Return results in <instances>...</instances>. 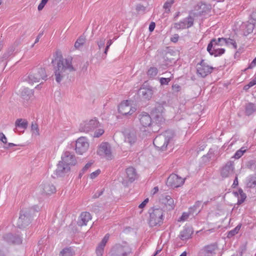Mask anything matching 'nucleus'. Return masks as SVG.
Instances as JSON below:
<instances>
[{"instance_id": "1", "label": "nucleus", "mask_w": 256, "mask_h": 256, "mask_svg": "<svg viewBox=\"0 0 256 256\" xmlns=\"http://www.w3.org/2000/svg\"><path fill=\"white\" fill-rule=\"evenodd\" d=\"M54 66L55 80L60 83L67 76L69 72L74 70L70 58H64L59 52H56L52 62Z\"/></svg>"}, {"instance_id": "2", "label": "nucleus", "mask_w": 256, "mask_h": 256, "mask_svg": "<svg viewBox=\"0 0 256 256\" xmlns=\"http://www.w3.org/2000/svg\"><path fill=\"white\" fill-rule=\"evenodd\" d=\"M234 40L230 38H213L208 44L207 47V50L212 56H220L225 52V50L222 48H216L218 45L230 46L232 44Z\"/></svg>"}, {"instance_id": "3", "label": "nucleus", "mask_w": 256, "mask_h": 256, "mask_svg": "<svg viewBox=\"0 0 256 256\" xmlns=\"http://www.w3.org/2000/svg\"><path fill=\"white\" fill-rule=\"evenodd\" d=\"M174 136V133L173 130H166L155 138L153 144L158 150H166L168 146L171 144Z\"/></svg>"}, {"instance_id": "4", "label": "nucleus", "mask_w": 256, "mask_h": 256, "mask_svg": "<svg viewBox=\"0 0 256 256\" xmlns=\"http://www.w3.org/2000/svg\"><path fill=\"white\" fill-rule=\"evenodd\" d=\"M38 208L34 206L32 208H23L20 210L17 226L19 228H24L28 226L33 218L36 212H38Z\"/></svg>"}, {"instance_id": "5", "label": "nucleus", "mask_w": 256, "mask_h": 256, "mask_svg": "<svg viewBox=\"0 0 256 256\" xmlns=\"http://www.w3.org/2000/svg\"><path fill=\"white\" fill-rule=\"evenodd\" d=\"M149 224L150 226H160L163 223L164 212L162 208L150 210Z\"/></svg>"}, {"instance_id": "6", "label": "nucleus", "mask_w": 256, "mask_h": 256, "mask_svg": "<svg viewBox=\"0 0 256 256\" xmlns=\"http://www.w3.org/2000/svg\"><path fill=\"white\" fill-rule=\"evenodd\" d=\"M47 75L45 69L42 68H36L33 69L28 76V81L30 84H33L38 82L40 80H46Z\"/></svg>"}, {"instance_id": "7", "label": "nucleus", "mask_w": 256, "mask_h": 256, "mask_svg": "<svg viewBox=\"0 0 256 256\" xmlns=\"http://www.w3.org/2000/svg\"><path fill=\"white\" fill-rule=\"evenodd\" d=\"M132 249L126 244H117L114 246L110 251V256H128Z\"/></svg>"}, {"instance_id": "8", "label": "nucleus", "mask_w": 256, "mask_h": 256, "mask_svg": "<svg viewBox=\"0 0 256 256\" xmlns=\"http://www.w3.org/2000/svg\"><path fill=\"white\" fill-rule=\"evenodd\" d=\"M100 125L98 120L96 119H92L90 120H86L80 124V130L82 132H88L94 130Z\"/></svg>"}, {"instance_id": "9", "label": "nucleus", "mask_w": 256, "mask_h": 256, "mask_svg": "<svg viewBox=\"0 0 256 256\" xmlns=\"http://www.w3.org/2000/svg\"><path fill=\"white\" fill-rule=\"evenodd\" d=\"M89 147L88 139L84 136L79 138L76 142V151L79 154L86 152Z\"/></svg>"}, {"instance_id": "10", "label": "nucleus", "mask_w": 256, "mask_h": 256, "mask_svg": "<svg viewBox=\"0 0 256 256\" xmlns=\"http://www.w3.org/2000/svg\"><path fill=\"white\" fill-rule=\"evenodd\" d=\"M97 152L98 155L102 156L108 160H112V158L111 148L108 142L102 143L99 146Z\"/></svg>"}, {"instance_id": "11", "label": "nucleus", "mask_w": 256, "mask_h": 256, "mask_svg": "<svg viewBox=\"0 0 256 256\" xmlns=\"http://www.w3.org/2000/svg\"><path fill=\"white\" fill-rule=\"evenodd\" d=\"M184 182V179L172 174L167 179L166 184L172 188H178L182 186Z\"/></svg>"}, {"instance_id": "12", "label": "nucleus", "mask_w": 256, "mask_h": 256, "mask_svg": "<svg viewBox=\"0 0 256 256\" xmlns=\"http://www.w3.org/2000/svg\"><path fill=\"white\" fill-rule=\"evenodd\" d=\"M213 68L208 66L204 61L202 60L200 63L196 66V70L198 74L202 78H204L212 72Z\"/></svg>"}, {"instance_id": "13", "label": "nucleus", "mask_w": 256, "mask_h": 256, "mask_svg": "<svg viewBox=\"0 0 256 256\" xmlns=\"http://www.w3.org/2000/svg\"><path fill=\"white\" fill-rule=\"evenodd\" d=\"M118 112L124 116L132 115L136 110V108L132 107L128 100L122 102L118 106Z\"/></svg>"}, {"instance_id": "14", "label": "nucleus", "mask_w": 256, "mask_h": 256, "mask_svg": "<svg viewBox=\"0 0 256 256\" xmlns=\"http://www.w3.org/2000/svg\"><path fill=\"white\" fill-rule=\"evenodd\" d=\"M218 249L216 244H212L204 247L199 252L198 256H212Z\"/></svg>"}, {"instance_id": "15", "label": "nucleus", "mask_w": 256, "mask_h": 256, "mask_svg": "<svg viewBox=\"0 0 256 256\" xmlns=\"http://www.w3.org/2000/svg\"><path fill=\"white\" fill-rule=\"evenodd\" d=\"M126 180H124L122 178V180L120 179V181L123 184L126 186L128 182H133L136 178V170L132 167H130L126 170Z\"/></svg>"}, {"instance_id": "16", "label": "nucleus", "mask_w": 256, "mask_h": 256, "mask_svg": "<svg viewBox=\"0 0 256 256\" xmlns=\"http://www.w3.org/2000/svg\"><path fill=\"white\" fill-rule=\"evenodd\" d=\"M2 240L8 244H20L22 242V239L18 235H14L11 233L3 234Z\"/></svg>"}, {"instance_id": "17", "label": "nucleus", "mask_w": 256, "mask_h": 256, "mask_svg": "<svg viewBox=\"0 0 256 256\" xmlns=\"http://www.w3.org/2000/svg\"><path fill=\"white\" fill-rule=\"evenodd\" d=\"M62 161L66 165L74 166L76 163L75 156L71 152L66 151L62 156Z\"/></svg>"}, {"instance_id": "18", "label": "nucleus", "mask_w": 256, "mask_h": 256, "mask_svg": "<svg viewBox=\"0 0 256 256\" xmlns=\"http://www.w3.org/2000/svg\"><path fill=\"white\" fill-rule=\"evenodd\" d=\"M124 142L132 145L137 141V134L136 130H128L124 132Z\"/></svg>"}, {"instance_id": "19", "label": "nucleus", "mask_w": 256, "mask_h": 256, "mask_svg": "<svg viewBox=\"0 0 256 256\" xmlns=\"http://www.w3.org/2000/svg\"><path fill=\"white\" fill-rule=\"evenodd\" d=\"M234 167L233 162H228L221 170V176L222 178H228L234 174Z\"/></svg>"}, {"instance_id": "20", "label": "nucleus", "mask_w": 256, "mask_h": 256, "mask_svg": "<svg viewBox=\"0 0 256 256\" xmlns=\"http://www.w3.org/2000/svg\"><path fill=\"white\" fill-rule=\"evenodd\" d=\"M194 20L191 16H188L182 20L174 24V28L176 29L188 28L193 24Z\"/></svg>"}, {"instance_id": "21", "label": "nucleus", "mask_w": 256, "mask_h": 256, "mask_svg": "<svg viewBox=\"0 0 256 256\" xmlns=\"http://www.w3.org/2000/svg\"><path fill=\"white\" fill-rule=\"evenodd\" d=\"M138 119L140 124L144 127L150 126L152 122L150 115L146 112H142L138 115Z\"/></svg>"}, {"instance_id": "22", "label": "nucleus", "mask_w": 256, "mask_h": 256, "mask_svg": "<svg viewBox=\"0 0 256 256\" xmlns=\"http://www.w3.org/2000/svg\"><path fill=\"white\" fill-rule=\"evenodd\" d=\"M138 94L144 100H150L153 94L152 88L150 86L141 88L138 90Z\"/></svg>"}, {"instance_id": "23", "label": "nucleus", "mask_w": 256, "mask_h": 256, "mask_svg": "<svg viewBox=\"0 0 256 256\" xmlns=\"http://www.w3.org/2000/svg\"><path fill=\"white\" fill-rule=\"evenodd\" d=\"M42 192L46 194H51L56 192L55 186L50 182L46 181L42 183L40 186Z\"/></svg>"}, {"instance_id": "24", "label": "nucleus", "mask_w": 256, "mask_h": 256, "mask_svg": "<svg viewBox=\"0 0 256 256\" xmlns=\"http://www.w3.org/2000/svg\"><path fill=\"white\" fill-rule=\"evenodd\" d=\"M70 170V167L66 165L62 161H60L57 166V168L55 170L56 174L58 176H62L64 174L68 172Z\"/></svg>"}, {"instance_id": "25", "label": "nucleus", "mask_w": 256, "mask_h": 256, "mask_svg": "<svg viewBox=\"0 0 256 256\" xmlns=\"http://www.w3.org/2000/svg\"><path fill=\"white\" fill-rule=\"evenodd\" d=\"M162 204H164L168 210L174 209L175 204L174 200L168 195L163 196L160 200Z\"/></svg>"}, {"instance_id": "26", "label": "nucleus", "mask_w": 256, "mask_h": 256, "mask_svg": "<svg viewBox=\"0 0 256 256\" xmlns=\"http://www.w3.org/2000/svg\"><path fill=\"white\" fill-rule=\"evenodd\" d=\"M92 216L88 212H82L80 216L78 221V224L79 226H86L88 222L90 220Z\"/></svg>"}, {"instance_id": "27", "label": "nucleus", "mask_w": 256, "mask_h": 256, "mask_svg": "<svg viewBox=\"0 0 256 256\" xmlns=\"http://www.w3.org/2000/svg\"><path fill=\"white\" fill-rule=\"evenodd\" d=\"M254 27V23L248 22L243 23L241 26V30H242L243 34L246 36L252 33L253 32Z\"/></svg>"}, {"instance_id": "28", "label": "nucleus", "mask_w": 256, "mask_h": 256, "mask_svg": "<svg viewBox=\"0 0 256 256\" xmlns=\"http://www.w3.org/2000/svg\"><path fill=\"white\" fill-rule=\"evenodd\" d=\"M192 234V230L191 228L189 227H185L180 232L179 237L182 240H186L190 238Z\"/></svg>"}, {"instance_id": "29", "label": "nucleus", "mask_w": 256, "mask_h": 256, "mask_svg": "<svg viewBox=\"0 0 256 256\" xmlns=\"http://www.w3.org/2000/svg\"><path fill=\"white\" fill-rule=\"evenodd\" d=\"M33 96V92L32 90H30L28 88H24L21 92V96L22 98L26 101H28L30 100Z\"/></svg>"}, {"instance_id": "30", "label": "nucleus", "mask_w": 256, "mask_h": 256, "mask_svg": "<svg viewBox=\"0 0 256 256\" xmlns=\"http://www.w3.org/2000/svg\"><path fill=\"white\" fill-rule=\"evenodd\" d=\"M202 208V202L197 201L192 206L189 208V210L192 215L197 214L200 212Z\"/></svg>"}, {"instance_id": "31", "label": "nucleus", "mask_w": 256, "mask_h": 256, "mask_svg": "<svg viewBox=\"0 0 256 256\" xmlns=\"http://www.w3.org/2000/svg\"><path fill=\"white\" fill-rule=\"evenodd\" d=\"M256 112V104L249 102L245 106V113L246 116H250Z\"/></svg>"}, {"instance_id": "32", "label": "nucleus", "mask_w": 256, "mask_h": 256, "mask_svg": "<svg viewBox=\"0 0 256 256\" xmlns=\"http://www.w3.org/2000/svg\"><path fill=\"white\" fill-rule=\"evenodd\" d=\"M246 186L250 188L256 187V174L250 175L247 178Z\"/></svg>"}, {"instance_id": "33", "label": "nucleus", "mask_w": 256, "mask_h": 256, "mask_svg": "<svg viewBox=\"0 0 256 256\" xmlns=\"http://www.w3.org/2000/svg\"><path fill=\"white\" fill-rule=\"evenodd\" d=\"M234 194L238 197V204H242L246 198V195L241 188H240L238 192H234Z\"/></svg>"}, {"instance_id": "34", "label": "nucleus", "mask_w": 256, "mask_h": 256, "mask_svg": "<svg viewBox=\"0 0 256 256\" xmlns=\"http://www.w3.org/2000/svg\"><path fill=\"white\" fill-rule=\"evenodd\" d=\"M28 122L26 120L22 118H19L16 120L15 126L16 127L24 129L26 128Z\"/></svg>"}, {"instance_id": "35", "label": "nucleus", "mask_w": 256, "mask_h": 256, "mask_svg": "<svg viewBox=\"0 0 256 256\" xmlns=\"http://www.w3.org/2000/svg\"><path fill=\"white\" fill-rule=\"evenodd\" d=\"M74 252L71 248H64L60 254V256H74Z\"/></svg>"}, {"instance_id": "36", "label": "nucleus", "mask_w": 256, "mask_h": 256, "mask_svg": "<svg viewBox=\"0 0 256 256\" xmlns=\"http://www.w3.org/2000/svg\"><path fill=\"white\" fill-rule=\"evenodd\" d=\"M196 9L199 11V14L206 12L207 10H209V6H208L202 2L198 3L196 7Z\"/></svg>"}, {"instance_id": "37", "label": "nucleus", "mask_w": 256, "mask_h": 256, "mask_svg": "<svg viewBox=\"0 0 256 256\" xmlns=\"http://www.w3.org/2000/svg\"><path fill=\"white\" fill-rule=\"evenodd\" d=\"M156 122L158 124H161L164 122V118L163 114H152Z\"/></svg>"}, {"instance_id": "38", "label": "nucleus", "mask_w": 256, "mask_h": 256, "mask_svg": "<svg viewBox=\"0 0 256 256\" xmlns=\"http://www.w3.org/2000/svg\"><path fill=\"white\" fill-rule=\"evenodd\" d=\"M164 108L162 104H157L152 111V114H163Z\"/></svg>"}, {"instance_id": "39", "label": "nucleus", "mask_w": 256, "mask_h": 256, "mask_svg": "<svg viewBox=\"0 0 256 256\" xmlns=\"http://www.w3.org/2000/svg\"><path fill=\"white\" fill-rule=\"evenodd\" d=\"M158 70L156 68L151 67L148 70L147 74L148 75L150 78H154L158 74Z\"/></svg>"}, {"instance_id": "40", "label": "nucleus", "mask_w": 256, "mask_h": 256, "mask_svg": "<svg viewBox=\"0 0 256 256\" xmlns=\"http://www.w3.org/2000/svg\"><path fill=\"white\" fill-rule=\"evenodd\" d=\"M14 51V48L13 46L10 47L6 52H5L2 57V58L6 60L9 56H11Z\"/></svg>"}, {"instance_id": "41", "label": "nucleus", "mask_w": 256, "mask_h": 256, "mask_svg": "<svg viewBox=\"0 0 256 256\" xmlns=\"http://www.w3.org/2000/svg\"><path fill=\"white\" fill-rule=\"evenodd\" d=\"M174 2V0H168L164 3L163 8L165 9L166 12L168 13L170 12V8Z\"/></svg>"}, {"instance_id": "42", "label": "nucleus", "mask_w": 256, "mask_h": 256, "mask_svg": "<svg viewBox=\"0 0 256 256\" xmlns=\"http://www.w3.org/2000/svg\"><path fill=\"white\" fill-rule=\"evenodd\" d=\"M246 152V149H245L244 148H242L240 149L236 152L233 158L236 159H238L244 154Z\"/></svg>"}, {"instance_id": "43", "label": "nucleus", "mask_w": 256, "mask_h": 256, "mask_svg": "<svg viewBox=\"0 0 256 256\" xmlns=\"http://www.w3.org/2000/svg\"><path fill=\"white\" fill-rule=\"evenodd\" d=\"M85 42V38L83 37L79 38L74 44V47L76 48H79Z\"/></svg>"}, {"instance_id": "44", "label": "nucleus", "mask_w": 256, "mask_h": 256, "mask_svg": "<svg viewBox=\"0 0 256 256\" xmlns=\"http://www.w3.org/2000/svg\"><path fill=\"white\" fill-rule=\"evenodd\" d=\"M240 228V226H236L234 229L230 230L228 234V238H230L238 233Z\"/></svg>"}, {"instance_id": "45", "label": "nucleus", "mask_w": 256, "mask_h": 256, "mask_svg": "<svg viewBox=\"0 0 256 256\" xmlns=\"http://www.w3.org/2000/svg\"><path fill=\"white\" fill-rule=\"evenodd\" d=\"M190 214H192L190 212V210L188 212H184L182 213V216L178 218V222H184L187 220Z\"/></svg>"}, {"instance_id": "46", "label": "nucleus", "mask_w": 256, "mask_h": 256, "mask_svg": "<svg viewBox=\"0 0 256 256\" xmlns=\"http://www.w3.org/2000/svg\"><path fill=\"white\" fill-rule=\"evenodd\" d=\"M110 238V234H107L105 235L104 238H102L101 242L98 244L99 246H100L104 248L106 242H108V239Z\"/></svg>"}, {"instance_id": "47", "label": "nucleus", "mask_w": 256, "mask_h": 256, "mask_svg": "<svg viewBox=\"0 0 256 256\" xmlns=\"http://www.w3.org/2000/svg\"><path fill=\"white\" fill-rule=\"evenodd\" d=\"M106 42V38H100L97 44L98 46V49L100 50L104 46Z\"/></svg>"}, {"instance_id": "48", "label": "nucleus", "mask_w": 256, "mask_h": 256, "mask_svg": "<svg viewBox=\"0 0 256 256\" xmlns=\"http://www.w3.org/2000/svg\"><path fill=\"white\" fill-rule=\"evenodd\" d=\"M247 166L249 168L253 170L256 172V162L254 160H250L248 162Z\"/></svg>"}, {"instance_id": "49", "label": "nucleus", "mask_w": 256, "mask_h": 256, "mask_svg": "<svg viewBox=\"0 0 256 256\" xmlns=\"http://www.w3.org/2000/svg\"><path fill=\"white\" fill-rule=\"evenodd\" d=\"M32 130L33 132L36 134L38 135V126L36 124L32 122V126H31Z\"/></svg>"}, {"instance_id": "50", "label": "nucleus", "mask_w": 256, "mask_h": 256, "mask_svg": "<svg viewBox=\"0 0 256 256\" xmlns=\"http://www.w3.org/2000/svg\"><path fill=\"white\" fill-rule=\"evenodd\" d=\"M104 133V130L102 128L98 129L94 133V136L96 138H98L101 136Z\"/></svg>"}, {"instance_id": "51", "label": "nucleus", "mask_w": 256, "mask_h": 256, "mask_svg": "<svg viewBox=\"0 0 256 256\" xmlns=\"http://www.w3.org/2000/svg\"><path fill=\"white\" fill-rule=\"evenodd\" d=\"M104 248L98 246L96 249L97 256H102L104 252Z\"/></svg>"}, {"instance_id": "52", "label": "nucleus", "mask_w": 256, "mask_h": 256, "mask_svg": "<svg viewBox=\"0 0 256 256\" xmlns=\"http://www.w3.org/2000/svg\"><path fill=\"white\" fill-rule=\"evenodd\" d=\"M170 78H160V83L162 85H164V84H168V82H170Z\"/></svg>"}, {"instance_id": "53", "label": "nucleus", "mask_w": 256, "mask_h": 256, "mask_svg": "<svg viewBox=\"0 0 256 256\" xmlns=\"http://www.w3.org/2000/svg\"><path fill=\"white\" fill-rule=\"evenodd\" d=\"M48 0H42L38 6V10H41L43 9L46 4L48 2Z\"/></svg>"}, {"instance_id": "54", "label": "nucleus", "mask_w": 256, "mask_h": 256, "mask_svg": "<svg viewBox=\"0 0 256 256\" xmlns=\"http://www.w3.org/2000/svg\"><path fill=\"white\" fill-rule=\"evenodd\" d=\"M112 40H110L108 41V42L106 43V46L104 50V54H105V56H106L107 54L108 50L110 48V46L112 45Z\"/></svg>"}, {"instance_id": "55", "label": "nucleus", "mask_w": 256, "mask_h": 256, "mask_svg": "<svg viewBox=\"0 0 256 256\" xmlns=\"http://www.w3.org/2000/svg\"><path fill=\"white\" fill-rule=\"evenodd\" d=\"M100 170H96L95 172H92L90 174V178H92V179L95 178L97 176H98V175L100 174Z\"/></svg>"}, {"instance_id": "56", "label": "nucleus", "mask_w": 256, "mask_h": 256, "mask_svg": "<svg viewBox=\"0 0 256 256\" xmlns=\"http://www.w3.org/2000/svg\"><path fill=\"white\" fill-rule=\"evenodd\" d=\"M250 20L252 22L256 23V10L250 14Z\"/></svg>"}, {"instance_id": "57", "label": "nucleus", "mask_w": 256, "mask_h": 256, "mask_svg": "<svg viewBox=\"0 0 256 256\" xmlns=\"http://www.w3.org/2000/svg\"><path fill=\"white\" fill-rule=\"evenodd\" d=\"M172 89L174 92H178L180 90L181 87L178 84H175L172 85Z\"/></svg>"}, {"instance_id": "58", "label": "nucleus", "mask_w": 256, "mask_h": 256, "mask_svg": "<svg viewBox=\"0 0 256 256\" xmlns=\"http://www.w3.org/2000/svg\"><path fill=\"white\" fill-rule=\"evenodd\" d=\"M6 138L5 135L2 133H0V140L4 144H6Z\"/></svg>"}, {"instance_id": "59", "label": "nucleus", "mask_w": 256, "mask_h": 256, "mask_svg": "<svg viewBox=\"0 0 256 256\" xmlns=\"http://www.w3.org/2000/svg\"><path fill=\"white\" fill-rule=\"evenodd\" d=\"M255 84H256V78H254L248 84L246 85L245 87L248 86V88H250Z\"/></svg>"}, {"instance_id": "60", "label": "nucleus", "mask_w": 256, "mask_h": 256, "mask_svg": "<svg viewBox=\"0 0 256 256\" xmlns=\"http://www.w3.org/2000/svg\"><path fill=\"white\" fill-rule=\"evenodd\" d=\"M148 202V198L145 199L138 206V208H144Z\"/></svg>"}, {"instance_id": "61", "label": "nucleus", "mask_w": 256, "mask_h": 256, "mask_svg": "<svg viewBox=\"0 0 256 256\" xmlns=\"http://www.w3.org/2000/svg\"><path fill=\"white\" fill-rule=\"evenodd\" d=\"M92 162H88L86 164L85 166L82 169V172L83 173H84L86 170H88V169L92 166Z\"/></svg>"}, {"instance_id": "62", "label": "nucleus", "mask_w": 256, "mask_h": 256, "mask_svg": "<svg viewBox=\"0 0 256 256\" xmlns=\"http://www.w3.org/2000/svg\"><path fill=\"white\" fill-rule=\"evenodd\" d=\"M136 10L138 12L144 11L145 10V7L144 6L142 5L138 4L136 6Z\"/></svg>"}, {"instance_id": "63", "label": "nucleus", "mask_w": 256, "mask_h": 256, "mask_svg": "<svg viewBox=\"0 0 256 256\" xmlns=\"http://www.w3.org/2000/svg\"><path fill=\"white\" fill-rule=\"evenodd\" d=\"M256 66V57L249 65L248 68H252Z\"/></svg>"}, {"instance_id": "64", "label": "nucleus", "mask_w": 256, "mask_h": 256, "mask_svg": "<svg viewBox=\"0 0 256 256\" xmlns=\"http://www.w3.org/2000/svg\"><path fill=\"white\" fill-rule=\"evenodd\" d=\"M155 26V23L154 22H152L149 26V30L150 32H152L154 30Z\"/></svg>"}]
</instances>
